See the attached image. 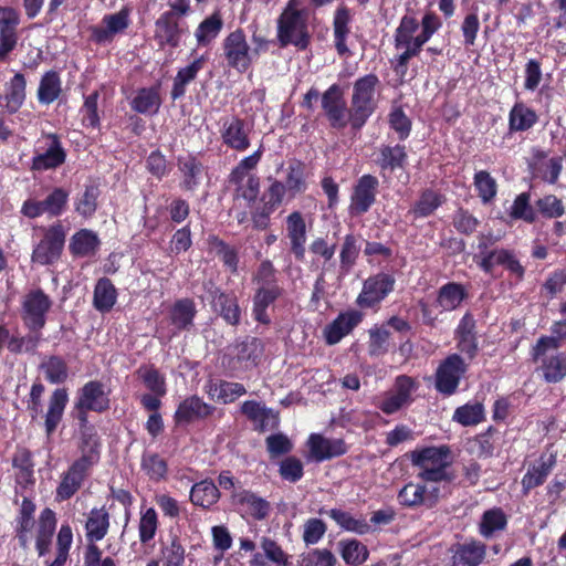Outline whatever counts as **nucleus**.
<instances>
[{
  "label": "nucleus",
  "instance_id": "1",
  "mask_svg": "<svg viewBox=\"0 0 566 566\" xmlns=\"http://www.w3.org/2000/svg\"><path fill=\"white\" fill-rule=\"evenodd\" d=\"M442 27L441 19L434 12H426L419 22L412 15H403L395 31V70L406 72L409 61L420 54L423 45Z\"/></svg>",
  "mask_w": 566,
  "mask_h": 566
},
{
  "label": "nucleus",
  "instance_id": "2",
  "mask_svg": "<svg viewBox=\"0 0 566 566\" xmlns=\"http://www.w3.org/2000/svg\"><path fill=\"white\" fill-rule=\"evenodd\" d=\"M78 449L81 455L61 475V482L56 488V499L59 501L72 497L90 476L93 467L99 461V442L92 431L85 430L82 432Z\"/></svg>",
  "mask_w": 566,
  "mask_h": 566
},
{
  "label": "nucleus",
  "instance_id": "3",
  "mask_svg": "<svg viewBox=\"0 0 566 566\" xmlns=\"http://www.w3.org/2000/svg\"><path fill=\"white\" fill-rule=\"evenodd\" d=\"M413 467L418 468V480L437 483L450 482L448 469L452 463L451 451L447 446L416 449L410 453Z\"/></svg>",
  "mask_w": 566,
  "mask_h": 566
},
{
  "label": "nucleus",
  "instance_id": "4",
  "mask_svg": "<svg viewBox=\"0 0 566 566\" xmlns=\"http://www.w3.org/2000/svg\"><path fill=\"white\" fill-rule=\"evenodd\" d=\"M308 11L300 8L298 0H289L277 20V39L281 45L289 44L304 50L310 43Z\"/></svg>",
  "mask_w": 566,
  "mask_h": 566
},
{
  "label": "nucleus",
  "instance_id": "5",
  "mask_svg": "<svg viewBox=\"0 0 566 566\" xmlns=\"http://www.w3.org/2000/svg\"><path fill=\"white\" fill-rule=\"evenodd\" d=\"M531 354L545 381L558 382L566 377V354L558 352L552 338H538Z\"/></svg>",
  "mask_w": 566,
  "mask_h": 566
},
{
  "label": "nucleus",
  "instance_id": "6",
  "mask_svg": "<svg viewBox=\"0 0 566 566\" xmlns=\"http://www.w3.org/2000/svg\"><path fill=\"white\" fill-rule=\"evenodd\" d=\"M378 83V77L374 74L365 75L354 83L349 109V123L353 128H360L374 113Z\"/></svg>",
  "mask_w": 566,
  "mask_h": 566
},
{
  "label": "nucleus",
  "instance_id": "7",
  "mask_svg": "<svg viewBox=\"0 0 566 566\" xmlns=\"http://www.w3.org/2000/svg\"><path fill=\"white\" fill-rule=\"evenodd\" d=\"M443 488L427 481H411L398 492V502L405 507L424 506L432 509L444 495Z\"/></svg>",
  "mask_w": 566,
  "mask_h": 566
},
{
  "label": "nucleus",
  "instance_id": "8",
  "mask_svg": "<svg viewBox=\"0 0 566 566\" xmlns=\"http://www.w3.org/2000/svg\"><path fill=\"white\" fill-rule=\"evenodd\" d=\"M223 55L228 66L244 73L252 64L256 50H252L242 30H234L222 41Z\"/></svg>",
  "mask_w": 566,
  "mask_h": 566
},
{
  "label": "nucleus",
  "instance_id": "9",
  "mask_svg": "<svg viewBox=\"0 0 566 566\" xmlns=\"http://www.w3.org/2000/svg\"><path fill=\"white\" fill-rule=\"evenodd\" d=\"M417 381L406 375L398 376L390 390L378 400L377 407L386 415H392L412 401V394L417 390Z\"/></svg>",
  "mask_w": 566,
  "mask_h": 566
},
{
  "label": "nucleus",
  "instance_id": "10",
  "mask_svg": "<svg viewBox=\"0 0 566 566\" xmlns=\"http://www.w3.org/2000/svg\"><path fill=\"white\" fill-rule=\"evenodd\" d=\"M52 302L41 290L30 291L22 300L21 317L31 332H39L45 325V315Z\"/></svg>",
  "mask_w": 566,
  "mask_h": 566
},
{
  "label": "nucleus",
  "instance_id": "11",
  "mask_svg": "<svg viewBox=\"0 0 566 566\" xmlns=\"http://www.w3.org/2000/svg\"><path fill=\"white\" fill-rule=\"evenodd\" d=\"M69 200V192L63 188H54L45 199L41 201L27 200L24 201L21 212L28 218H38L42 214L50 217H57L63 213Z\"/></svg>",
  "mask_w": 566,
  "mask_h": 566
},
{
  "label": "nucleus",
  "instance_id": "12",
  "mask_svg": "<svg viewBox=\"0 0 566 566\" xmlns=\"http://www.w3.org/2000/svg\"><path fill=\"white\" fill-rule=\"evenodd\" d=\"M65 242V231L61 224L50 227L35 247L32 261L42 265L54 263L61 255Z\"/></svg>",
  "mask_w": 566,
  "mask_h": 566
},
{
  "label": "nucleus",
  "instance_id": "13",
  "mask_svg": "<svg viewBox=\"0 0 566 566\" xmlns=\"http://www.w3.org/2000/svg\"><path fill=\"white\" fill-rule=\"evenodd\" d=\"M465 371L467 365L464 360L457 354L450 355L437 369V390L447 396L454 394Z\"/></svg>",
  "mask_w": 566,
  "mask_h": 566
},
{
  "label": "nucleus",
  "instance_id": "14",
  "mask_svg": "<svg viewBox=\"0 0 566 566\" xmlns=\"http://www.w3.org/2000/svg\"><path fill=\"white\" fill-rule=\"evenodd\" d=\"M395 279L387 273H378L368 277L363 285L356 303L360 307H373L380 303L392 290Z\"/></svg>",
  "mask_w": 566,
  "mask_h": 566
},
{
  "label": "nucleus",
  "instance_id": "15",
  "mask_svg": "<svg viewBox=\"0 0 566 566\" xmlns=\"http://www.w3.org/2000/svg\"><path fill=\"white\" fill-rule=\"evenodd\" d=\"M251 133L252 126L237 116L223 119L220 129L222 143L237 151H245L250 147Z\"/></svg>",
  "mask_w": 566,
  "mask_h": 566
},
{
  "label": "nucleus",
  "instance_id": "16",
  "mask_svg": "<svg viewBox=\"0 0 566 566\" xmlns=\"http://www.w3.org/2000/svg\"><path fill=\"white\" fill-rule=\"evenodd\" d=\"M322 107L335 128H344L349 123L346 104L343 97V90L339 85L333 84L322 96Z\"/></svg>",
  "mask_w": 566,
  "mask_h": 566
},
{
  "label": "nucleus",
  "instance_id": "17",
  "mask_svg": "<svg viewBox=\"0 0 566 566\" xmlns=\"http://www.w3.org/2000/svg\"><path fill=\"white\" fill-rule=\"evenodd\" d=\"M378 180L371 175L361 176L354 186L350 197L349 211L360 216L369 210L375 202Z\"/></svg>",
  "mask_w": 566,
  "mask_h": 566
},
{
  "label": "nucleus",
  "instance_id": "18",
  "mask_svg": "<svg viewBox=\"0 0 566 566\" xmlns=\"http://www.w3.org/2000/svg\"><path fill=\"white\" fill-rule=\"evenodd\" d=\"M76 409L81 413L88 410L102 412L109 407L108 396L104 390V386L98 381H88L78 391Z\"/></svg>",
  "mask_w": 566,
  "mask_h": 566
},
{
  "label": "nucleus",
  "instance_id": "19",
  "mask_svg": "<svg viewBox=\"0 0 566 566\" xmlns=\"http://www.w3.org/2000/svg\"><path fill=\"white\" fill-rule=\"evenodd\" d=\"M129 25V12L127 9L107 14L99 25L92 28V36L98 43L111 42L118 33L124 32Z\"/></svg>",
  "mask_w": 566,
  "mask_h": 566
},
{
  "label": "nucleus",
  "instance_id": "20",
  "mask_svg": "<svg viewBox=\"0 0 566 566\" xmlns=\"http://www.w3.org/2000/svg\"><path fill=\"white\" fill-rule=\"evenodd\" d=\"M307 446L311 458L318 462L343 455L347 451L344 440L329 439L317 433L310 436Z\"/></svg>",
  "mask_w": 566,
  "mask_h": 566
},
{
  "label": "nucleus",
  "instance_id": "21",
  "mask_svg": "<svg viewBox=\"0 0 566 566\" xmlns=\"http://www.w3.org/2000/svg\"><path fill=\"white\" fill-rule=\"evenodd\" d=\"M363 319V314L358 311H347L340 313L324 329L325 340L328 345H335L343 337L348 335Z\"/></svg>",
  "mask_w": 566,
  "mask_h": 566
},
{
  "label": "nucleus",
  "instance_id": "22",
  "mask_svg": "<svg viewBox=\"0 0 566 566\" xmlns=\"http://www.w3.org/2000/svg\"><path fill=\"white\" fill-rule=\"evenodd\" d=\"M65 151L55 136L45 138V148L38 151L32 160L33 170H49L61 166L65 161Z\"/></svg>",
  "mask_w": 566,
  "mask_h": 566
},
{
  "label": "nucleus",
  "instance_id": "23",
  "mask_svg": "<svg viewBox=\"0 0 566 566\" xmlns=\"http://www.w3.org/2000/svg\"><path fill=\"white\" fill-rule=\"evenodd\" d=\"M286 237L291 252L297 260L305 256L306 223L301 212L293 211L286 218Z\"/></svg>",
  "mask_w": 566,
  "mask_h": 566
},
{
  "label": "nucleus",
  "instance_id": "24",
  "mask_svg": "<svg viewBox=\"0 0 566 566\" xmlns=\"http://www.w3.org/2000/svg\"><path fill=\"white\" fill-rule=\"evenodd\" d=\"M205 392L211 400L227 405L245 395L247 389L240 382L211 379L206 384Z\"/></svg>",
  "mask_w": 566,
  "mask_h": 566
},
{
  "label": "nucleus",
  "instance_id": "25",
  "mask_svg": "<svg viewBox=\"0 0 566 566\" xmlns=\"http://www.w3.org/2000/svg\"><path fill=\"white\" fill-rule=\"evenodd\" d=\"M214 407L206 403L197 396L185 399L175 413L177 422H189L195 419H203L212 415Z\"/></svg>",
  "mask_w": 566,
  "mask_h": 566
},
{
  "label": "nucleus",
  "instance_id": "26",
  "mask_svg": "<svg viewBox=\"0 0 566 566\" xmlns=\"http://www.w3.org/2000/svg\"><path fill=\"white\" fill-rule=\"evenodd\" d=\"M155 39L159 45L177 46L180 40V30L172 12H165L155 24Z\"/></svg>",
  "mask_w": 566,
  "mask_h": 566
},
{
  "label": "nucleus",
  "instance_id": "27",
  "mask_svg": "<svg viewBox=\"0 0 566 566\" xmlns=\"http://www.w3.org/2000/svg\"><path fill=\"white\" fill-rule=\"evenodd\" d=\"M55 526V513L51 509H44L41 512L36 528L35 547L40 556H43L49 551Z\"/></svg>",
  "mask_w": 566,
  "mask_h": 566
},
{
  "label": "nucleus",
  "instance_id": "28",
  "mask_svg": "<svg viewBox=\"0 0 566 566\" xmlns=\"http://www.w3.org/2000/svg\"><path fill=\"white\" fill-rule=\"evenodd\" d=\"M538 120L536 112L523 102H516L509 114V128L511 132H525L531 129Z\"/></svg>",
  "mask_w": 566,
  "mask_h": 566
},
{
  "label": "nucleus",
  "instance_id": "29",
  "mask_svg": "<svg viewBox=\"0 0 566 566\" xmlns=\"http://www.w3.org/2000/svg\"><path fill=\"white\" fill-rule=\"evenodd\" d=\"M67 401L69 396L65 389L57 388L51 395L45 415V430L48 436H50L60 423Z\"/></svg>",
  "mask_w": 566,
  "mask_h": 566
},
{
  "label": "nucleus",
  "instance_id": "30",
  "mask_svg": "<svg viewBox=\"0 0 566 566\" xmlns=\"http://www.w3.org/2000/svg\"><path fill=\"white\" fill-rule=\"evenodd\" d=\"M233 502L234 504L240 505L241 511L256 520L264 518L270 509V505L265 500L248 491L234 493Z\"/></svg>",
  "mask_w": 566,
  "mask_h": 566
},
{
  "label": "nucleus",
  "instance_id": "31",
  "mask_svg": "<svg viewBox=\"0 0 566 566\" xmlns=\"http://www.w3.org/2000/svg\"><path fill=\"white\" fill-rule=\"evenodd\" d=\"M241 410L254 423L255 429L260 431H265L277 424L276 416L256 401H245L241 406Z\"/></svg>",
  "mask_w": 566,
  "mask_h": 566
},
{
  "label": "nucleus",
  "instance_id": "32",
  "mask_svg": "<svg viewBox=\"0 0 566 566\" xmlns=\"http://www.w3.org/2000/svg\"><path fill=\"white\" fill-rule=\"evenodd\" d=\"M27 82L24 75L17 73L4 85L6 107L10 113H15L22 106L25 99Z\"/></svg>",
  "mask_w": 566,
  "mask_h": 566
},
{
  "label": "nucleus",
  "instance_id": "33",
  "mask_svg": "<svg viewBox=\"0 0 566 566\" xmlns=\"http://www.w3.org/2000/svg\"><path fill=\"white\" fill-rule=\"evenodd\" d=\"M109 515L104 509H93L87 517L85 530L86 538L91 544L101 541L107 534Z\"/></svg>",
  "mask_w": 566,
  "mask_h": 566
},
{
  "label": "nucleus",
  "instance_id": "34",
  "mask_svg": "<svg viewBox=\"0 0 566 566\" xmlns=\"http://www.w3.org/2000/svg\"><path fill=\"white\" fill-rule=\"evenodd\" d=\"M206 63L205 56L195 59L189 65L180 69L174 80L171 97L177 99L185 95L186 86L193 81Z\"/></svg>",
  "mask_w": 566,
  "mask_h": 566
},
{
  "label": "nucleus",
  "instance_id": "35",
  "mask_svg": "<svg viewBox=\"0 0 566 566\" xmlns=\"http://www.w3.org/2000/svg\"><path fill=\"white\" fill-rule=\"evenodd\" d=\"M352 20V14L348 8L345 6H340L337 8L334 15V38H335V46L337 52L340 55H344L348 52V48L346 45V39L349 34V22Z\"/></svg>",
  "mask_w": 566,
  "mask_h": 566
},
{
  "label": "nucleus",
  "instance_id": "36",
  "mask_svg": "<svg viewBox=\"0 0 566 566\" xmlns=\"http://www.w3.org/2000/svg\"><path fill=\"white\" fill-rule=\"evenodd\" d=\"M280 295V289L277 285L260 286L255 296L253 305L254 318L263 324L270 322L266 314V308L272 304Z\"/></svg>",
  "mask_w": 566,
  "mask_h": 566
},
{
  "label": "nucleus",
  "instance_id": "37",
  "mask_svg": "<svg viewBox=\"0 0 566 566\" xmlns=\"http://www.w3.org/2000/svg\"><path fill=\"white\" fill-rule=\"evenodd\" d=\"M485 556L484 545L469 543L457 548L452 557V566H478Z\"/></svg>",
  "mask_w": 566,
  "mask_h": 566
},
{
  "label": "nucleus",
  "instance_id": "38",
  "mask_svg": "<svg viewBox=\"0 0 566 566\" xmlns=\"http://www.w3.org/2000/svg\"><path fill=\"white\" fill-rule=\"evenodd\" d=\"M222 27L223 20L219 12L207 17L195 31L198 45L206 46L210 44L219 35Z\"/></svg>",
  "mask_w": 566,
  "mask_h": 566
},
{
  "label": "nucleus",
  "instance_id": "39",
  "mask_svg": "<svg viewBox=\"0 0 566 566\" xmlns=\"http://www.w3.org/2000/svg\"><path fill=\"white\" fill-rule=\"evenodd\" d=\"M328 515L335 521V523L347 532H353L358 535L369 533L370 525L363 516L356 517L348 512L333 509Z\"/></svg>",
  "mask_w": 566,
  "mask_h": 566
},
{
  "label": "nucleus",
  "instance_id": "40",
  "mask_svg": "<svg viewBox=\"0 0 566 566\" xmlns=\"http://www.w3.org/2000/svg\"><path fill=\"white\" fill-rule=\"evenodd\" d=\"M34 511L35 505L31 501L24 499L21 504L20 515L17 525L18 538L23 547L28 546L32 537V528L34 526Z\"/></svg>",
  "mask_w": 566,
  "mask_h": 566
},
{
  "label": "nucleus",
  "instance_id": "41",
  "mask_svg": "<svg viewBox=\"0 0 566 566\" xmlns=\"http://www.w3.org/2000/svg\"><path fill=\"white\" fill-rule=\"evenodd\" d=\"M220 493L212 481H201L196 483L190 491L191 502L201 507H210L219 500Z\"/></svg>",
  "mask_w": 566,
  "mask_h": 566
},
{
  "label": "nucleus",
  "instance_id": "42",
  "mask_svg": "<svg viewBox=\"0 0 566 566\" xmlns=\"http://www.w3.org/2000/svg\"><path fill=\"white\" fill-rule=\"evenodd\" d=\"M99 244V240L93 231L82 229L77 231L71 239L70 250L74 255H90L93 254Z\"/></svg>",
  "mask_w": 566,
  "mask_h": 566
},
{
  "label": "nucleus",
  "instance_id": "43",
  "mask_svg": "<svg viewBox=\"0 0 566 566\" xmlns=\"http://www.w3.org/2000/svg\"><path fill=\"white\" fill-rule=\"evenodd\" d=\"M40 370L51 384H62L69 376L66 363L57 356L44 358L40 364Z\"/></svg>",
  "mask_w": 566,
  "mask_h": 566
},
{
  "label": "nucleus",
  "instance_id": "44",
  "mask_svg": "<svg viewBox=\"0 0 566 566\" xmlns=\"http://www.w3.org/2000/svg\"><path fill=\"white\" fill-rule=\"evenodd\" d=\"M161 104L157 88H142L132 102V107L142 114H155Z\"/></svg>",
  "mask_w": 566,
  "mask_h": 566
},
{
  "label": "nucleus",
  "instance_id": "45",
  "mask_svg": "<svg viewBox=\"0 0 566 566\" xmlns=\"http://www.w3.org/2000/svg\"><path fill=\"white\" fill-rule=\"evenodd\" d=\"M485 418L484 407L480 402L465 403L454 410L452 420L461 426H476Z\"/></svg>",
  "mask_w": 566,
  "mask_h": 566
},
{
  "label": "nucleus",
  "instance_id": "46",
  "mask_svg": "<svg viewBox=\"0 0 566 566\" xmlns=\"http://www.w3.org/2000/svg\"><path fill=\"white\" fill-rule=\"evenodd\" d=\"M506 524L507 518L502 509L493 507L483 513L480 523V533L484 537H490L495 532L504 530Z\"/></svg>",
  "mask_w": 566,
  "mask_h": 566
},
{
  "label": "nucleus",
  "instance_id": "47",
  "mask_svg": "<svg viewBox=\"0 0 566 566\" xmlns=\"http://www.w3.org/2000/svg\"><path fill=\"white\" fill-rule=\"evenodd\" d=\"M116 302V290L108 279L98 280L94 290V306L101 312L109 311Z\"/></svg>",
  "mask_w": 566,
  "mask_h": 566
},
{
  "label": "nucleus",
  "instance_id": "48",
  "mask_svg": "<svg viewBox=\"0 0 566 566\" xmlns=\"http://www.w3.org/2000/svg\"><path fill=\"white\" fill-rule=\"evenodd\" d=\"M464 296V290L460 284L448 283L440 289L437 303L442 311H453L462 303Z\"/></svg>",
  "mask_w": 566,
  "mask_h": 566
},
{
  "label": "nucleus",
  "instance_id": "49",
  "mask_svg": "<svg viewBox=\"0 0 566 566\" xmlns=\"http://www.w3.org/2000/svg\"><path fill=\"white\" fill-rule=\"evenodd\" d=\"M563 169L562 157H551L539 160L534 168V174L541 180L554 185L557 182Z\"/></svg>",
  "mask_w": 566,
  "mask_h": 566
},
{
  "label": "nucleus",
  "instance_id": "50",
  "mask_svg": "<svg viewBox=\"0 0 566 566\" xmlns=\"http://www.w3.org/2000/svg\"><path fill=\"white\" fill-rule=\"evenodd\" d=\"M339 548L342 558L349 565H360L369 555L366 545L357 539L340 541Z\"/></svg>",
  "mask_w": 566,
  "mask_h": 566
},
{
  "label": "nucleus",
  "instance_id": "51",
  "mask_svg": "<svg viewBox=\"0 0 566 566\" xmlns=\"http://www.w3.org/2000/svg\"><path fill=\"white\" fill-rule=\"evenodd\" d=\"M212 304L227 323L237 325L240 322V308L233 297L219 293L213 297Z\"/></svg>",
  "mask_w": 566,
  "mask_h": 566
},
{
  "label": "nucleus",
  "instance_id": "52",
  "mask_svg": "<svg viewBox=\"0 0 566 566\" xmlns=\"http://www.w3.org/2000/svg\"><path fill=\"white\" fill-rule=\"evenodd\" d=\"M61 93V81L55 72H48L41 80L38 97L43 104L54 102Z\"/></svg>",
  "mask_w": 566,
  "mask_h": 566
},
{
  "label": "nucleus",
  "instance_id": "53",
  "mask_svg": "<svg viewBox=\"0 0 566 566\" xmlns=\"http://www.w3.org/2000/svg\"><path fill=\"white\" fill-rule=\"evenodd\" d=\"M488 247L486 242H484V239L481 240L479 244V249L481 250L480 261L479 265L481 269L486 273H492L494 266L496 265H503L505 266L511 252L507 250H494L491 252H484Z\"/></svg>",
  "mask_w": 566,
  "mask_h": 566
},
{
  "label": "nucleus",
  "instance_id": "54",
  "mask_svg": "<svg viewBox=\"0 0 566 566\" xmlns=\"http://www.w3.org/2000/svg\"><path fill=\"white\" fill-rule=\"evenodd\" d=\"M179 170L184 176L182 188L193 190L199 184L202 171L201 165L193 157L179 158Z\"/></svg>",
  "mask_w": 566,
  "mask_h": 566
},
{
  "label": "nucleus",
  "instance_id": "55",
  "mask_svg": "<svg viewBox=\"0 0 566 566\" xmlns=\"http://www.w3.org/2000/svg\"><path fill=\"white\" fill-rule=\"evenodd\" d=\"M142 469L154 481H160L167 475L166 461L156 453H145L142 459Z\"/></svg>",
  "mask_w": 566,
  "mask_h": 566
},
{
  "label": "nucleus",
  "instance_id": "56",
  "mask_svg": "<svg viewBox=\"0 0 566 566\" xmlns=\"http://www.w3.org/2000/svg\"><path fill=\"white\" fill-rule=\"evenodd\" d=\"M196 310L193 302L190 300L178 301L171 310L172 324L181 329L191 325Z\"/></svg>",
  "mask_w": 566,
  "mask_h": 566
},
{
  "label": "nucleus",
  "instance_id": "57",
  "mask_svg": "<svg viewBox=\"0 0 566 566\" xmlns=\"http://www.w3.org/2000/svg\"><path fill=\"white\" fill-rule=\"evenodd\" d=\"M474 321L469 314L464 315L458 326L457 334L459 337V346L462 352L472 356L475 352L476 345L473 338Z\"/></svg>",
  "mask_w": 566,
  "mask_h": 566
},
{
  "label": "nucleus",
  "instance_id": "58",
  "mask_svg": "<svg viewBox=\"0 0 566 566\" xmlns=\"http://www.w3.org/2000/svg\"><path fill=\"white\" fill-rule=\"evenodd\" d=\"M235 206L241 205V200L247 201L248 206H251L258 198L260 191V182L259 178L254 176H249L244 178V180L240 184H235Z\"/></svg>",
  "mask_w": 566,
  "mask_h": 566
},
{
  "label": "nucleus",
  "instance_id": "59",
  "mask_svg": "<svg viewBox=\"0 0 566 566\" xmlns=\"http://www.w3.org/2000/svg\"><path fill=\"white\" fill-rule=\"evenodd\" d=\"M185 557V548L177 537H172L170 542L161 547L164 566H184Z\"/></svg>",
  "mask_w": 566,
  "mask_h": 566
},
{
  "label": "nucleus",
  "instance_id": "60",
  "mask_svg": "<svg viewBox=\"0 0 566 566\" xmlns=\"http://www.w3.org/2000/svg\"><path fill=\"white\" fill-rule=\"evenodd\" d=\"M474 186L484 203L490 202L496 195V181L488 171L481 170L474 175Z\"/></svg>",
  "mask_w": 566,
  "mask_h": 566
},
{
  "label": "nucleus",
  "instance_id": "61",
  "mask_svg": "<svg viewBox=\"0 0 566 566\" xmlns=\"http://www.w3.org/2000/svg\"><path fill=\"white\" fill-rule=\"evenodd\" d=\"M137 375L153 394L157 396H164L166 394L165 379L155 368L140 367L137 370Z\"/></svg>",
  "mask_w": 566,
  "mask_h": 566
},
{
  "label": "nucleus",
  "instance_id": "62",
  "mask_svg": "<svg viewBox=\"0 0 566 566\" xmlns=\"http://www.w3.org/2000/svg\"><path fill=\"white\" fill-rule=\"evenodd\" d=\"M263 154L262 145L250 156L244 157L232 170L230 175V181L233 184H240L247 178L250 170L254 169Z\"/></svg>",
  "mask_w": 566,
  "mask_h": 566
},
{
  "label": "nucleus",
  "instance_id": "63",
  "mask_svg": "<svg viewBox=\"0 0 566 566\" xmlns=\"http://www.w3.org/2000/svg\"><path fill=\"white\" fill-rule=\"evenodd\" d=\"M98 195V189L95 186H87L76 199L75 210L85 218L91 217L96 211Z\"/></svg>",
  "mask_w": 566,
  "mask_h": 566
},
{
  "label": "nucleus",
  "instance_id": "64",
  "mask_svg": "<svg viewBox=\"0 0 566 566\" xmlns=\"http://www.w3.org/2000/svg\"><path fill=\"white\" fill-rule=\"evenodd\" d=\"M336 557L328 549H312L302 555L301 566H335Z\"/></svg>",
  "mask_w": 566,
  "mask_h": 566
}]
</instances>
